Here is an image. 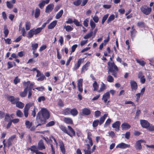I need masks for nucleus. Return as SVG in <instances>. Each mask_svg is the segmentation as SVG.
I'll return each mask as SVG.
<instances>
[{
	"label": "nucleus",
	"mask_w": 154,
	"mask_h": 154,
	"mask_svg": "<svg viewBox=\"0 0 154 154\" xmlns=\"http://www.w3.org/2000/svg\"><path fill=\"white\" fill-rule=\"evenodd\" d=\"M13 115H11L10 116L8 114H6L5 117V120L6 121H8L10 120L11 118H13Z\"/></svg>",
	"instance_id": "37"
},
{
	"label": "nucleus",
	"mask_w": 154,
	"mask_h": 154,
	"mask_svg": "<svg viewBox=\"0 0 154 154\" xmlns=\"http://www.w3.org/2000/svg\"><path fill=\"white\" fill-rule=\"evenodd\" d=\"M63 121L68 124H72L73 123V121L72 119L70 118L64 117L63 119Z\"/></svg>",
	"instance_id": "17"
},
{
	"label": "nucleus",
	"mask_w": 154,
	"mask_h": 154,
	"mask_svg": "<svg viewBox=\"0 0 154 154\" xmlns=\"http://www.w3.org/2000/svg\"><path fill=\"white\" fill-rule=\"evenodd\" d=\"M37 109L36 108L35 106H34V109L32 111V115L33 116V117H35V116L36 112L35 111L37 110Z\"/></svg>",
	"instance_id": "60"
},
{
	"label": "nucleus",
	"mask_w": 154,
	"mask_h": 154,
	"mask_svg": "<svg viewBox=\"0 0 154 154\" xmlns=\"http://www.w3.org/2000/svg\"><path fill=\"white\" fill-rule=\"evenodd\" d=\"M136 61L138 63L142 66H144L146 63L144 61L138 59H136Z\"/></svg>",
	"instance_id": "27"
},
{
	"label": "nucleus",
	"mask_w": 154,
	"mask_h": 154,
	"mask_svg": "<svg viewBox=\"0 0 154 154\" xmlns=\"http://www.w3.org/2000/svg\"><path fill=\"white\" fill-rule=\"evenodd\" d=\"M19 30L21 31V32L22 33V35L23 36H25L26 35V32L25 31V29L24 27L21 28H19Z\"/></svg>",
	"instance_id": "48"
},
{
	"label": "nucleus",
	"mask_w": 154,
	"mask_h": 154,
	"mask_svg": "<svg viewBox=\"0 0 154 154\" xmlns=\"http://www.w3.org/2000/svg\"><path fill=\"white\" fill-rule=\"evenodd\" d=\"M110 97L109 92H107L103 95L102 99L104 100L105 103H106L107 102L108 99Z\"/></svg>",
	"instance_id": "13"
},
{
	"label": "nucleus",
	"mask_w": 154,
	"mask_h": 154,
	"mask_svg": "<svg viewBox=\"0 0 154 154\" xmlns=\"http://www.w3.org/2000/svg\"><path fill=\"white\" fill-rule=\"evenodd\" d=\"M33 103H29L26 104L24 109V113L26 117H27L28 115V111L30 107L34 106Z\"/></svg>",
	"instance_id": "4"
},
{
	"label": "nucleus",
	"mask_w": 154,
	"mask_h": 154,
	"mask_svg": "<svg viewBox=\"0 0 154 154\" xmlns=\"http://www.w3.org/2000/svg\"><path fill=\"white\" fill-rule=\"evenodd\" d=\"M84 61V58H80L78 59L77 63L75 64L73 69L74 71L76 70L80 66L81 64Z\"/></svg>",
	"instance_id": "7"
},
{
	"label": "nucleus",
	"mask_w": 154,
	"mask_h": 154,
	"mask_svg": "<svg viewBox=\"0 0 154 154\" xmlns=\"http://www.w3.org/2000/svg\"><path fill=\"white\" fill-rule=\"evenodd\" d=\"M111 122V120L110 119H108L104 125V127H106L110 124Z\"/></svg>",
	"instance_id": "45"
},
{
	"label": "nucleus",
	"mask_w": 154,
	"mask_h": 154,
	"mask_svg": "<svg viewBox=\"0 0 154 154\" xmlns=\"http://www.w3.org/2000/svg\"><path fill=\"white\" fill-rule=\"evenodd\" d=\"M107 81L109 82H112L114 81V79L112 76L109 75L107 78Z\"/></svg>",
	"instance_id": "46"
},
{
	"label": "nucleus",
	"mask_w": 154,
	"mask_h": 154,
	"mask_svg": "<svg viewBox=\"0 0 154 154\" xmlns=\"http://www.w3.org/2000/svg\"><path fill=\"white\" fill-rule=\"evenodd\" d=\"M140 141V140H138L136 142V148L137 149H140L141 148Z\"/></svg>",
	"instance_id": "40"
},
{
	"label": "nucleus",
	"mask_w": 154,
	"mask_h": 154,
	"mask_svg": "<svg viewBox=\"0 0 154 154\" xmlns=\"http://www.w3.org/2000/svg\"><path fill=\"white\" fill-rule=\"evenodd\" d=\"M83 79H81L78 80L77 82V88L79 91L81 93H82L83 91L82 88V83Z\"/></svg>",
	"instance_id": "8"
},
{
	"label": "nucleus",
	"mask_w": 154,
	"mask_h": 154,
	"mask_svg": "<svg viewBox=\"0 0 154 154\" xmlns=\"http://www.w3.org/2000/svg\"><path fill=\"white\" fill-rule=\"evenodd\" d=\"M88 19H86L83 22V25L85 27L88 26Z\"/></svg>",
	"instance_id": "64"
},
{
	"label": "nucleus",
	"mask_w": 154,
	"mask_h": 154,
	"mask_svg": "<svg viewBox=\"0 0 154 154\" xmlns=\"http://www.w3.org/2000/svg\"><path fill=\"white\" fill-rule=\"evenodd\" d=\"M140 123L142 126L145 128H148L149 125V123L147 121L144 120H141Z\"/></svg>",
	"instance_id": "11"
},
{
	"label": "nucleus",
	"mask_w": 154,
	"mask_h": 154,
	"mask_svg": "<svg viewBox=\"0 0 154 154\" xmlns=\"http://www.w3.org/2000/svg\"><path fill=\"white\" fill-rule=\"evenodd\" d=\"M71 112L70 113L73 116H75L77 115L78 113L77 110L75 108L70 109Z\"/></svg>",
	"instance_id": "26"
},
{
	"label": "nucleus",
	"mask_w": 154,
	"mask_h": 154,
	"mask_svg": "<svg viewBox=\"0 0 154 154\" xmlns=\"http://www.w3.org/2000/svg\"><path fill=\"white\" fill-rule=\"evenodd\" d=\"M93 86L94 88V91H97L99 86L96 81L94 82L93 84Z\"/></svg>",
	"instance_id": "33"
},
{
	"label": "nucleus",
	"mask_w": 154,
	"mask_h": 154,
	"mask_svg": "<svg viewBox=\"0 0 154 154\" xmlns=\"http://www.w3.org/2000/svg\"><path fill=\"white\" fill-rule=\"evenodd\" d=\"M92 18L94 21L95 23H97L99 20V18L97 16H95L93 17L92 16H91Z\"/></svg>",
	"instance_id": "56"
},
{
	"label": "nucleus",
	"mask_w": 154,
	"mask_h": 154,
	"mask_svg": "<svg viewBox=\"0 0 154 154\" xmlns=\"http://www.w3.org/2000/svg\"><path fill=\"white\" fill-rule=\"evenodd\" d=\"M38 44L37 43H33L32 45V50H33V51H35L37 48L38 47Z\"/></svg>",
	"instance_id": "44"
},
{
	"label": "nucleus",
	"mask_w": 154,
	"mask_h": 154,
	"mask_svg": "<svg viewBox=\"0 0 154 154\" xmlns=\"http://www.w3.org/2000/svg\"><path fill=\"white\" fill-rule=\"evenodd\" d=\"M109 16L108 14H106L104 16L102 20V23L103 24L105 21L106 20Z\"/></svg>",
	"instance_id": "55"
},
{
	"label": "nucleus",
	"mask_w": 154,
	"mask_h": 154,
	"mask_svg": "<svg viewBox=\"0 0 154 154\" xmlns=\"http://www.w3.org/2000/svg\"><path fill=\"white\" fill-rule=\"evenodd\" d=\"M106 86L102 82V84L100 89L98 90L97 91L99 92H100L103 91L105 89Z\"/></svg>",
	"instance_id": "28"
},
{
	"label": "nucleus",
	"mask_w": 154,
	"mask_h": 154,
	"mask_svg": "<svg viewBox=\"0 0 154 154\" xmlns=\"http://www.w3.org/2000/svg\"><path fill=\"white\" fill-rule=\"evenodd\" d=\"M14 83L16 85L17 83H19L20 82V79L18 78V77H16L15 78L14 80Z\"/></svg>",
	"instance_id": "61"
},
{
	"label": "nucleus",
	"mask_w": 154,
	"mask_h": 154,
	"mask_svg": "<svg viewBox=\"0 0 154 154\" xmlns=\"http://www.w3.org/2000/svg\"><path fill=\"white\" fill-rule=\"evenodd\" d=\"M91 134L88 132L87 134V139L85 140V142L87 143V147L84 149L85 154H91V147L93 145L92 140L91 139Z\"/></svg>",
	"instance_id": "2"
},
{
	"label": "nucleus",
	"mask_w": 154,
	"mask_h": 154,
	"mask_svg": "<svg viewBox=\"0 0 154 154\" xmlns=\"http://www.w3.org/2000/svg\"><path fill=\"white\" fill-rule=\"evenodd\" d=\"M57 23V20H54L49 25L48 28L49 29H52L54 28V27L56 25Z\"/></svg>",
	"instance_id": "24"
},
{
	"label": "nucleus",
	"mask_w": 154,
	"mask_h": 154,
	"mask_svg": "<svg viewBox=\"0 0 154 154\" xmlns=\"http://www.w3.org/2000/svg\"><path fill=\"white\" fill-rule=\"evenodd\" d=\"M17 116L19 117H21L23 116V113L20 110H17L16 112Z\"/></svg>",
	"instance_id": "51"
},
{
	"label": "nucleus",
	"mask_w": 154,
	"mask_h": 154,
	"mask_svg": "<svg viewBox=\"0 0 154 154\" xmlns=\"http://www.w3.org/2000/svg\"><path fill=\"white\" fill-rule=\"evenodd\" d=\"M63 13V10H60L56 14L55 18L56 19H59L62 16Z\"/></svg>",
	"instance_id": "31"
},
{
	"label": "nucleus",
	"mask_w": 154,
	"mask_h": 154,
	"mask_svg": "<svg viewBox=\"0 0 154 154\" xmlns=\"http://www.w3.org/2000/svg\"><path fill=\"white\" fill-rule=\"evenodd\" d=\"M6 4L7 7L9 9H11L13 7V4L10 1H7Z\"/></svg>",
	"instance_id": "38"
},
{
	"label": "nucleus",
	"mask_w": 154,
	"mask_h": 154,
	"mask_svg": "<svg viewBox=\"0 0 154 154\" xmlns=\"http://www.w3.org/2000/svg\"><path fill=\"white\" fill-rule=\"evenodd\" d=\"M107 114H104L102 117H101L99 121V124L100 125L103 124L104 121L106 118L107 116Z\"/></svg>",
	"instance_id": "25"
},
{
	"label": "nucleus",
	"mask_w": 154,
	"mask_h": 154,
	"mask_svg": "<svg viewBox=\"0 0 154 154\" xmlns=\"http://www.w3.org/2000/svg\"><path fill=\"white\" fill-rule=\"evenodd\" d=\"M30 82L29 81H27V82H24L23 83V85L27 86V87L25 89L23 92L20 93V95L21 97H24L26 95L28 91V86L30 84Z\"/></svg>",
	"instance_id": "5"
},
{
	"label": "nucleus",
	"mask_w": 154,
	"mask_h": 154,
	"mask_svg": "<svg viewBox=\"0 0 154 154\" xmlns=\"http://www.w3.org/2000/svg\"><path fill=\"white\" fill-rule=\"evenodd\" d=\"M16 106L20 109H22L24 105V103L20 101L16 102Z\"/></svg>",
	"instance_id": "30"
},
{
	"label": "nucleus",
	"mask_w": 154,
	"mask_h": 154,
	"mask_svg": "<svg viewBox=\"0 0 154 154\" xmlns=\"http://www.w3.org/2000/svg\"><path fill=\"white\" fill-rule=\"evenodd\" d=\"M34 35V34L33 30L32 29L29 31L28 32V37L29 38H31Z\"/></svg>",
	"instance_id": "39"
},
{
	"label": "nucleus",
	"mask_w": 154,
	"mask_h": 154,
	"mask_svg": "<svg viewBox=\"0 0 154 154\" xmlns=\"http://www.w3.org/2000/svg\"><path fill=\"white\" fill-rule=\"evenodd\" d=\"M90 25L92 30L95 28L96 26L95 24L92 20H91L90 21Z\"/></svg>",
	"instance_id": "50"
},
{
	"label": "nucleus",
	"mask_w": 154,
	"mask_h": 154,
	"mask_svg": "<svg viewBox=\"0 0 154 154\" xmlns=\"http://www.w3.org/2000/svg\"><path fill=\"white\" fill-rule=\"evenodd\" d=\"M99 123V120L98 119H96L93 121L92 123V126L93 127H97Z\"/></svg>",
	"instance_id": "43"
},
{
	"label": "nucleus",
	"mask_w": 154,
	"mask_h": 154,
	"mask_svg": "<svg viewBox=\"0 0 154 154\" xmlns=\"http://www.w3.org/2000/svg\"><path fill=\"white\" fill-rule=\"evenodd\" d=\"M68 128L70 132L68 131V133H67V134L71 137L74 136L75 135V132L72 128L69 126H68Z\"/></svg>",
	"instance_id": "14"
},
{
	"label": "nucleus",
	"mask_w": 154,
	"mask_h": 154,
	"mask_svg": "<svg viewBox=\"0 0 154 154\" xmlns=\"http://www.w3.org/2000/svg\"><path fill=\"white\" fill-rule=\"evenodd\" d=\"M73 22L77 26H81L79 22L76 19H74L73 21Z\"/></svg>",
	"instance_id": "57"
},
{
	"label": "nucleus",
	"mask_w": 154,
	"mask_h": 154,
	"mask_svg": "<svg viewBox=\"0 0 154 154\" xmlns=\"http://www.w3.org/2000/svg\"><path fill=\"white\" fill-rule=\"evenodd\" d=\"M54 124V122L53 121H51L48 122L46 125L47 127H50L53 125Z\"/></svg>",
	"instance_id": "63"
},
{
	"label": "nucleus",
	"mask_w": 154,
	"mask_h": 154,
	"mask_svg": "<svg viewBox=\"0 0 154 154\" xmlns=\"http://www.w3.org/2000/svg\"><path fill=\"white\" fill-rule=\"evenodd\" d=\"M71 109L67 108L65 109L63 111V113L65 115H67L70 113Z\"/></svg>",
	"instance_id": "47"
},
{
	"label": "nucleus",
	"mask_w": 154,
	"mask_h": 154,
	"mask_svg": "<svg viewBox=\"0 0 154 154\" xmlns=\"http://www.w3.org/2000/svg\"><path fill=\"white\" fill-rule=\"evenodd\" d=\"M64 28L67 32L72 31L73 29V28L72 27L69 25L66 26L65 25Z\"/></svg>",
	"instance_id": "34"
},
{
	"label": "nucleus",
	"mask_w": 154,
	"mask_h": 154,
	"mask_svg": "<svg viewBox=\"0 0 154 154\" xmlns=\"http://www.w3.org/2000/svg\"><path fill=\"white\" fill-rule=\"evenodd\" d=\"M82 2V0H76L73 2V4L76 6H78L81 4Z\"/></svg>",
	"instance_id": "41"
},
{
	"label": "nucleus",
	"mask_w": 154,
	"mask_h": 154,
	"mask_svg": "<svg viewBox=\"0 0 154 154\" xmlns=\"http://www.w3.org/2000/svg\"><path fill=\"white\" fill-rule=\"evenodd\" d=\"M32 29L33 30V32H34V34L35 35L37 34L41 31V29L39 28V27L38 28L36 29Z\"/></svg>",
	"instance_id": "36"
},
{
	"label": "nucleus",
	"mask_w": 154,
	"mask_h": 154,
	"mask_svg": "<svg viewBox=\"0 0 154 154\" xmlns=\"http://www.w3.org/2000/svg\"><path fill=\"white\" fill-rule=\"evenodd\" d=\"M59 42L60 43V45H62L63 43V38L62 36H60L59 40Z\"/></svg>",
	"instance_id": "58"
},
{
	"label": "nucleus",
	"mask_w": 154,
	"mask_h": 154,
	"mask_svg": "<svg viewBox=\"0 0 154 154\" xmlns=\"http://www.w3.org/2000/svg\"><path fill=\"white\" fill-rule=\"evenodd\" d=\"M93 33L92 32L88 33L86 35H85L84 37V38L85 39H88L90 38L92 35Z\"/></svg>",
	"instance_id": "49"
},
{
	"label": "nucleus",
	"mask_w": 154,
	"mask_h": 154,
	"mask_svg": "<svg viewBox=\"0 0 154 154\" xmlns=\"http://www.w3.org/2000/svg\"><path fill=\"white\" fill-rule=\"evenodd\" d=\"M59 142L60 144V148L62 153L63 154H65V151L64 148V146L63 142L61 140H59Z\"/></svg>",
	"instance_id": "19"
},
{
	"label": "nucleus",
	"mask_w": 154,
	"mask_h": 154,
	"mask_svg": "<svg viewBox=\"0 0 154 154\" xmlns=\"http://www.w3.org/2000/svg\"><path fill=\"white\" fill-rule=\"evenodd\" d=\"M8 100L10 101L12 103L14 104L18 100V99L15 98L14 97L12 96H9L8 97Z\"/></svg>",
	"instance_id": "21"
},
{
	"label": "nucleus",
	"mask_w": 154,
	"mask_h": 154,
	"mask_svg": "<svg viewBox=\"0 0 154 154\" xmlns=\"http://www.w3.org/2000/svg\"><path fill=\"white\" fill-rule=\"evenodd\" d=\"M90 62L88 61L86 64H85L82 67L81 69V72L83 73L85 72V71H87L88 69V67L89 66L90 64Z\"/></svg>",
	"instance_id": "16"
},
{
	"label": "nucleus",
	"mask_w": 154,
	"mask_h": 154,
	"mask_svg": "<svg viewBox=\"0 0 154 154\" xmlns=\"http://www.w3.org/2000/svg\"><path fill=\"white\" fill-rule=\"evenodd\" d=\"M101 112L98 110L96 111L95 112V116L97 118H98L101 115Z\"/></svg>",
	"instance_id": "59"
},
{
	"label": "nucleus",
	"mask_w": 154,
	"mask_h": 154,
	"mask_svg": "<svg viewBox=\"0 0 154 154\" xmlns=\"http://www.w3.org/2000/svg\"><path fill=\"white\" fill-rule=\"evenodd\" d=\"M115 18V16L114 14H112L109 16L107 20V22L108 23H109L111 21L113 20Z\"/></svg>",
	"instance_id": "35"
},
{
	"label": "nucleus",
	"mask_w": 154,
	"mask_h": 154,
	"mask_svg": "<svg viewBox=\"0 0 154 154\" xmlns=\"http://www.w3.org/2000/svg\"><path fill=\"white\" fill-rule=\"evenodd\" d=\"M130 146L129 144H126L124 143H121L118 144L116 146V148H119L121 149H125L129 148Z\"/></svg>",
	"instance_id": "9"
},
{
	"label": "nucleus",
	"mask_w": 154,
	"mask_h": 154,
	"mask_svg": "<svg viewBox=\"0 0 154 154\" xmlns=\"http://www.w3.org/2000/svg\"><path fill=\"white\" fill-rule=\"evenodd\" d=\"M31 26V23L29 22H27L26 23L25 27L26 29L27 30H29L30 29Z\"/></svg>",
	"instance_id": "52"
},
{
	"label": "nucleus",
	"mask_w": 154,
	"mask_h": 154,
	"mask_svg": "<svg viewBox=\"0 0 154 154\" xmlns=\"http://www.w3.org/2000/svg\"><path fill=\"white\" fill-rule=\"evenodd\" d=\"M121 127L123 130L129 129L131 127L130 125L126 122H124L121 125Z\"/></svg>",
	"instance_id": "20"
},
{
	"label": "nucleus",
	"mask_w": 154,
	"mask_h": 154,
	"mask_svg": "<svg viewBox=\"0 0 154 154\" xmlns=\"http://www.w3.org/2000/svg\"><path fill=\"white\" fill-rule=\"evenodd\" d=\"M38 78L37 79L38 81H42L43 80L45 79V77L44 74L42 75L41 76Z\"/></svg>",
	"instance_id": "53"
},
{
	"label": "nucleus",
	"mask_w": 154,
	"mask_h": 154,
	"mask_svg": "<svg viewBox=\"0 0 154 154\" xmlns=\"http://www.w3.org/2000/svg\"><path fill=\"white\" fill-rule=\"evenodd\" d=\"M50 0H42L38 4L39 7L41 8H43L45 4L49 3Z\"/></svg>",
	"instance_id": "18"
},
{
	"label": "nucleus",
	"mask_w": 154,
	"mask_h": 154,
	"mask_svg": "<svg viewBox=\"0 0 154 154\" xmlns=\"http://www.w3.org/2000/svg\"><path fill=\"white\" fill-rule=\"evenodd\" d=\"M49 116V113L47 109L42 108L41 110L37 114V120L38 123L43 124L45 123V119H48Z\"/></svg>",
	"instance_id": "1"
},
{
	"label": "nucleus",
	"mask_w": 154,
	"mask_h": 154,
	"mask_svg": "<svg viewBox=\"0 0 154 154\" xmlns=\"http://www.w3.org/2000/svg\"><path fill=\"white\" fill-rule=\"evenodd\" d=\"M38 149L40 150H42L45 148V147L42 140H40L38 143Z\"/></svg>",
	"instance_id": "22"
},
{
	"label": "nucleus",
	"mask_w": 154,
	"mask_h": 154,
	"mask_svg": "<svg viewBox=\"0 0 154 154\" xmlns=\"http://www.w3.org/2000/svg\"><path fill=\"white\" fill-rule=\"evenodd\" d=\"M82 113L84 115H88L90 114L91 110L89 109L85 108L82 109Z\"/></svg>",
	"instance_id": "23"
},
{
	"label": "nucleus",
	"mask_w": 154,
	"mask_h": 154,
	"mask_svg": "<svg viewBox=\"0 0 154 154\" xmlns=\"http://www.w3.org/2000/svg\"><path fill=\"white\" fill-rule=\"evenodd\" d=\"M45 98L44 96H41L39 97L38 99V101L41 102L42 101H45Z\"/></svg>",
	"instance_id": "62"
},
{
	"label": "nucleus",
	"mask_w": 154,
	"mask_h": 154,
	"mask_svg": "<svg viewBox=\"0 0 154 154\" xmlns=\"http://www.w3.org/2000/svg\"><path fill=\"white\" fill-rule=\"evenodd\" d=\"M54 5L53 4H51L48 5L46 7L45 12L48 13L52 11L54 7Z\"/></svg>",
	"instance_id": "15"
},
{
	"label": "nucleus",
	"mask_w": 154,
	"mask_h": 154,
	"mask_svg": "<svg viewBox=\"0 0 154 154\" xmlns=\"http://www.w3.org/2000/svg\"><path fill=\"white\" fill-rule=\"evenodd\" d=\"M130 83L132 90V91H136L137 88L136 82L134 80H131Z\"/></svg>",
	"instance_id": "12"
},
{
	"label": "nucleus",
	"mask_w": 154,
	"mask_h": 154,
	"mask_svg": "<svg viewBox=\"0 0 154 154\" xmlns=\"http://www.w3.org/2000/svg\"><path fill=\"white\" fill-rule=\"evenodd\" d=\"M59 127L61 130L64 133L66 134L68 133V131L65 127L63 125H61Z\"/></svg>",
	"instance_id": "42"
},
{
	"label": "nucleus",
	"mask_w": 154,
	"mask_h": 154,
	"mask_svg": "<svg viewBox=\"0 0 154 154\" xmlns=\"http://www.w3.org/2000/svg\"><path fill=\"white\" fill-rule=\"evenodd\" d=\"M121 123L119 121H116L115 123H113L112 125V127L115 128V130L117 131H118L119 129V126Z\"/></svg>",
	"instance_id": "10"
},
{
	"label": "nucleus",
	"mask_w": 154,
	"mask_h": 154,
	"mask_svg": "<svg viewBox=\"0 0 154 154\" xmlns=\"http://www.w3.org/2000/svg\"><path fill=\"white\" fill-rule=\"evenodd\" d=\"M78 46V45H76V44H75V45H73L72 47V48H71V53H70V54H71L72 53V52H73L75 49L77 48Z\"/></svg>",
	"instance_id": "54"
},
{
	"label": "nucleus",
	"mask_w": 154,
	"mask_h": 154,
	"mask_svg": "<svg viewBox=\"0 0 154 154\" xmlns=\"http://www.w3.org/2000/svg\"><path fill=\"white\" fill-rule=\"evenodd\" d=\"M108 65L109 67V71L112 73V75L115 77H116V73L118 71L117 67L115 65L114 63L109 62Z\"/></svg>",
	"instance_id": "3"
},
{
	"label": "nucleus",
	"mask_w": 154,
	"mask_h": 154,
	"mask_svg": "<svg viewBox=\"0 0 154 154\" xmlns=\"http://www.w3.org/2000/svg\"><path fill=\"white\" fill-rule=\"evenodd\" d=\"M140 9L142 12L146 15L149 14L152 10L151 8L145 6L142 7Z\"/></svg>",
	"instance_id": "6"
},
{
	"label": "nucleus",
	"mask_w": 154,
	"mask_h": 154,
	"mask_svg": "<svg viewBox=\"0 0 154 154\" xmlns=\"http://www.w3.org/2000/svg\"><path fill=\"white\" fill-rule=\"evenodd\" d=\"M25 125L26 128L29 129L32 125V123L30 122L28 120H26L25 122Z\"/></svg>",
	"instance_id": "32"
},
{
	"label": "nucleus",
	"mask_w": 154,
	"mask_h": 154,
	"mask_svg": "<svg viewBox=\"0 0 154 154\" xmlns=\"http://www.w3.org/2000/svg\"><path fill=\"white\" fill-rule=\"evenodd\" d=\"M40 14V10L38 8H36L35 11V18H37L39 16Z\"/></svg>",
	"instance_id": "29"
}]
</instances>
